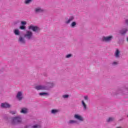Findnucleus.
Here are the masks:
<instances>
[{
  "mask_svg": "<svg viewBox=\"0 0 128 128\" xmlns=\"http://www.w3.org/2000/svg\"><path fill=\"white\" fill-rule=\"evenodd\" d=\"M14 34L15 36H19V38L18 40V42L21 44H26V40L24 37L20 36V32L18 29H15L14 31Z\"/></svg>",
  "mask_w": 128,
  "mask_h": 128,
  "instance_id": "nucleus-1",
  "label": "nucleus"
},
{
  "mask_svg": "<svg viewBox=\"0 0 128 128\" xmlns=\"http://www.w3.org/2000/svg\"><path fill=\"white\" fill-rule=\"evenodd\" d=\"M39 96H50V94L48 92H42L39 93Z\"/></svg>",
  "mask_w": 128,
  "mask_h": 128,
  "instance_id": "nucleus-17",
  "label": "nucleus"
},
{
  "mask_svg": "<svg viewBox=\"0 0 128 128\" xmlns=\"http://www.w3.org/2000/svg\"><path fill=\"white\" fill-rule=\"evenodd\" d=\"M4 118L7 122H10V118L6 116H5L4 117Z\"/></svg>",
  "mask_w": 128,
  "mask_h": 128,
  "instance_id": "nucleus-25",
  "label": "nucleus"
},
{
  "mask_svg": "<svg viewBox=\"0 0 128 128\" xmlns=\"http://www.w3.org/2000/svg\"><path fill=\"white\" fill-rule=\"evenodd\" d=\"M114 38V36H103L102 38V42H112V40Z\"/></svg>",
  "mask_w": 128,
  "mask_h": 128,
  "instance_id": "nucleus-6",
  "label": "nucleus"
},
{
  "mask_svg": "<svg viewBox=\"0 0 128 128\" xmlns=\"http://www.w3.org/2000/svg\"><path fill=\"white\" fill-rule=\"evenodd\" d=\"M32 2V0H25L24 4H30Z\"/></svg>",
  "mask_w": 128,
  "mask_h": 128,
  "instance_id": "nucleus-26",
  "label": "nucleus"
},
{
  "mask_svg": "<svg viewBox=\"0 0 128 128\" xmlns=\"http://www.w3.org/2000/svg\"><path fill=\"white\" fill-rule=\"evenodd\" d=\"M16 98L18 100H22L24 97H22V93L21 92H18L16 96Z\"/></svg>",
  "mask_w": 128,
  "mask_h": 128,
  "instance_id": "nucleus-11",
  "label": "nucleus"
},
{
  "mask_svg": "<svg viewBox=\"0 0 128 128\" xmlns=\"http://www.w3.org/2000/svg\"><path fill=\"white\" fill-rule=\"evenodd\" d=\"M62 97L63 98H68L70 97V95L68 94H64V95H62Z\"/></svg>",
  "mask_w": 128,
  "mask_h": 128,
  "instance_id": "nucleus-27",
  "label": "nucleus"
},
{
  "mask_svg": "<svg viewBox=\"0 0 128 128\" xmlns=\"http://www.w3.org/2000/svg\"><path fill=\"white\" fill-rule=\"evenodd\" d=\"M11 106L8 102L2 103L0 105V108H10Z\"/></svg>",
  "mask_w": 128,
  "mask_h": 128,
  "instance_id": "nucleus-9",
  "label": "nucleus"
},
{
  "mask_svg": "<svg viewBox=\"0 0 128 128\" xmlns=\"http://www.w3.org/2000/svg\"><path fill=\"white\" fill-rule=\"evenodd\" d=\"M36 90H45L44 86L38 85L35 86Z\"/></svg>",
  "mask_w": 128,
  "mask_h": 128,
  "instance_id": "nucleus-13",
  "label": "nucleus"
},
{
  "mask_svg": "<svg viewBox=\"0 0 128 128\" xmlns=\"http://www.w3.org/2000/svg\"><path fill=\"white\" fill-rule=\"evenodd\" d=\"M72 56V54H68L66 56V58H70L71 56Z\"/></svg>",
  "mask_w": 128,
  "mask_h": 128,
  "instance_id": "nucleus-28",
  "label": "nucleus"
},
{
  "mask_svg": "<svg viewBox=\"0 0 128 128\" xmlns=\"http://www.w3.org/2000/svg\"><path fill=\"white\" fill-rule=\"evenodd\" d=\"M74 118L80 122H84V117H82V116L79 115L78 114H75L74 116Z\"/></svg>",
  "mask_w": 128,
  "mask_h": 128,
  "instance_id": "nucleus-8",
  "label": "nucleus"
},
{
  "mask_svg": "<svg viewBox=\"0 0 128 128\" xmlns=\"http://www.w3.org/2000/svg\"><path fill=\"white\" fill-rule=\"evenodd\" d=\"M18 22H20V21H16L14 22V25L16 26V24H18Z\"/></svg>",
  "mask_w": 128,
  "mask_h": 128,
  "instance_id": "nucleus-33",
  "label": "nucleus"
},
{
  "mask_svg": "<svg viewBox=\"0 0 128 128\" xmlns=\"http://www.w3.org/2000/svg\"><path fill=\"white\" fill-rule=\"evenodd\" d=\"M114 118H109L107 120V122H114Z\"/></svg>",
  "mask_w": 128,
  "mask_h": 128,
  "instance_id": "nucleus-23",
  "label": "nucleus"
},
{
  "mask_svg": "<svg viewBox=\"0 0 128 128\" xmlns=\"http://www.w3.org/2000/svg\"><path fill=\"white\" fill-rule=\"evenodd\" d=\"M32 128H42V125L40 124H36L32 126Z\"/></svg>",
  "mask_w": 128,
  "mask_h": 128,
  "instance_id": "nucleus-21",
  "label": "nucleus"
},
{
  "mask_svg": "<svg viewBox=\"0 0 128 128\" xmlns=\"http://www.w3.org/2000/svg\"><path fill=\"white\" fill-rule=\"evenodd\" d=\"M74 20V16H72L69 17V18L68 20H66L65 22V24H70L71 22H72Z\"/></svg>",
  "mask_w": 128,
  "mask_h": 128,
  "instance_id": "nucleus-10",
  "label": "nucleus"
},
{
  "mask_svg": "<svg viewBox=\"0 0 128 128\" xmlns=\"http://www.w3.org/2000/svg\"><path fill=\"white\" fill-rule=\"evenodd\" d=\"M21 24H22V26H26V22L22 21L21 22Z\"/></svg>",
  "mask_w": 128,
  "mask_h": 128,
  "instance_id": "nucleus-29",
  "label": "nucleus"
},
{
  "mask_svg": "<svg viewBox=\"0 0 128 128\" xmlns=\"http://www.w3.org/2000/svg\"><path fill=\"white\" fill-rule=\"evenodd\" d=\"M54 86V82H48L46 84V86H44L45 90H48L50 88H52Z\"/></svg>",
  "mask_w": 128,
  "mask_h": 128,
  "instance_id": "nucleus-7",
  "label": "nucleus"
},
{
  "mask_svg": "<svg viewBox=\"0 0 128 128\" xmlns=\"http://www.w3.org/2000/svg\"><path fill=\"white\" fill-rule=\"evenodd\" d=\"M60 112L58 110L52 109V110H51V114H57V112Z\"/></svg>",
  "mask_w": 128,
  "mask_h": 128,
  "instance_id": "nucleus-18",
  "label": "nucleus"
},
{
  "mask_svg": "<svg viewBox=\"0 0 128 128\" xmlns=\"http://www.w3.org/2000/svg\"><path fill=\"white\" fill-rule=\"evenodd\" d=\"M120 120H122L120 119Z\"/></svg>",
  "mask_w": 128,
  "mask_h": 128,
  "instance_id": "nucleus-36",
  "label": "nucleus"
},
{
  "mask_svg": "<svg viewBox=\"0 0 128 128\" xmlns=\"http://www.w3.org/2000/svg\"><path fill=\"white\" fill-rule=\"evenodd\" d=\"M84 100H88V96H84Z\"/></svg>",
  "mask_w": 128,
  "mask_h": 128,
  "instance_id": "nucleus-30",
  "label": "nucleus"
},
{
  "mask_svg": "<svg viewBox=\"0 0 128 128\" xmlns=\"http://www.w3.org/2000/svg\"><path fill=\"white\" fill-rule=\"evenodd\" d=\"M82 106H83L84 108V110H86L87 107H86V103L84 102V101L82 100Z\"/></svg>",
  "mask_w": 128,
  "mask_h": 128,
  "instance_id": "nucleus-20",
  "label": "nucleus"
},
{
  "mask_svg": "<svg viewBox=\"0 0 128 128\" xmlns=\"http://www.w3.org/2000/svg\"><path fill=\"white\" fill-rule=\"evenodd\" d=\"M19 28L23 30H26V26L22 25L20 26Z\"/></svg>",
  "mask_w": 128,
  "mask_h": 128,
  "instance_id": "nucleus-24",
  "label": "nucleus"
},
{
  "mask_svg": "<svg viewBox=\"0 0 128 128\" xmlns=\"http://www.w3.org/2000/svg\"><path fill=\"white\" fill-rule=\"evenodd\" d=\"M22 122V118L18 116L14 117L12 121V124H18Z\"/></svg>",
  "mask_w": 128,
  "mask_h": 128,
  "instance_id": "nucleus-4",
  "label": "nucleus"
},
{
  "mask_svg": "<svg viewBox=\"0 0 128 128\" xmlns=\"http://www.w3.org/2000/svg\"><path fill=\"white\" fill-rule=\"evenodd\" d=\"M76 22H72L70 25V28H76Z\"/></svg>",
  "mask_w": 128,
  "mask_h": 128,
  "instance_id": "nucleus-22",
  "label": "nucleus"
},
{
  "mask_svg": "<svg viewBox=\"0 0 128 128\" xmlns=\"http://www.w3.org/2000/svg\"><path fill=\"white\" fill-rule=\"evenodd\" d=\"M44 12V9H42V8H40V7H38V8H36L35 9V12H36V14H39L40 12Z\"/></svg>",
  "mask_w": 128,
  "mask_h": 128,
  "instance_id": "nucleus-14",
  "label": "nucleus"
},
{
  "mask_svg": "<svg viewBox=\"0 0 128 128\" xmlns=\"http://www.w3.org/2000/svg\"><path fill=\"white\" fill-rule=\"evenodd\" d=\"M28 30H32L35 34L40 32V28L36 26L30 25L28 27Z\"/></svg>",
  "mask_w": 128,
  "mask_h": 128,
  "instance_id": "nucleus-3",
  "label": "nucleus"
},
{
  "mask_svg": "<svg viewBox=\"0 0 128 128\" xmlns=\"http://www.w3.org/2000/svg\"><path fill=\"white\" fill-rule=\"evenodd\" d=\"M3 70H4V68H2V70H0L1 72H2Z\"/></svg>",
  "mask_w": 128,
  "mask_h": 128,
  "instance_id": "nucleus-35",
  "label": "nucleus"
},
{
  "mask_svg": "<svg viewBox=\"0 0 128 128\" xmlns=\"http://www.w3.org/2000/svg\"><path fill=\"white\" fill-rule=\"evenodd\" d=\"M127 116L128 117V115H127Z\"/></svg>",
  "mask_w": 128,
  "mask_h": 128,
  "instance_id": "nucleus-37",
  "label": "nucleus"
},
{
  "mask_svg": "<svg viewBox=\"0 0 128 128\" xmlns=\"http://www.w3.org/2000/svg\"><path fill=\"white\" fill-rule=\"evenodd\" d=\"M78 124V122L76 120H70L68 122V124Z\"/></svg>",
  "mask_w": 128,
  "mask_h": 128,
  "instance_id": "nucleus-16",
  "label": "nucleus"
},
{
  "mask_svg": "<svg viewBox=\"0 0 128 128\" xmlns=\"http://www.w3.org/2000/svg\"><path fill=\"white\" fill-rule=\"evenodd\" d=\"M20 112L22 114H26L28 113V109L26 108H23L22 109Z\"/></svg>",
  "mask_w": 128,
  "mask_h": 128,
  "instance_id": "nucleus-19",
  "label": "nucleus"
},
{
  "mask_svg": "<svg viewBox=\"0 0 128 128\" xmlns=\"http://www.w3.org/2000/svg\"><path fill=\"white\" fill-rule=\"evenodd\" d=\"M10 113H11L12 114H16V112H14V111H11V112H10Z\"/></svg>",
  "mask_w": 128,
  "mask_h": 128,
  "instance_id": "nucleus-34",
  "label": "nucleus"
},
{
  "mask_svg": "<svg viewBox=\"0 0 128 128\" xmlns=\"http://www.w3.org/2000/svg\"><path fill=\"white\" fill-rule=\"evenodd\" d=\"M118 64V62H114L112 63V66H116Z\"/></svg>",
  "mask_w": 128,
  "mask_h": 128,
  "instance_id": "nucleus-31",
  "label": "nucleus"
},
{
  "mask_svg": "<svg viewBox=\"0 0 128 128\" xmlns=\"http://www.w3.org/2000/svg\"><path fill=\"white\" fill-rule=\"evenodd\" d=\"M33 36L32 32L30 30H27L26 34L24 35V37L26 38V40H32Z\"/></svg>",
  "mask_w": 128,
  "mask_h": 128,
  "instance_id": "nucleus-5",
  "label": "nucleus"
},
{
  "mask_svg": "<svg viewBox=\"0 0 128 128\" xmlns=\"http://www.w3.org/2000/svg\"><path fill=\"white\" fill-rule=\"evenodd\" d=\"M120 52L118 49L116 50V51L115 52V56L117 58H120Z\"/></svg>",
  "mask_w": 128,
  "mask_h": 128,
  "instance_id": "nucleus-15",
  "label": "nucleus"
},
{
  "mask_svg": "<svg viewBox=\"0 0 128 128\" xmlns=\"http://www.w3.org/2000/svg\"><path fill=\"white\" fill-rule=\"evenodd\" d=\"M125 24H126V26H128V19H126L125 20Z\"/></svg>",
  "mask_w": 128,
  "mask_h": 128,
  "instance_id": "nucleus-32",
  "label": "nucleus"
},
{
  "mask_svg": "<svg viewBox=\"0 0 128 128\" xmlns=\"http://www.w3.org/2000/svg\"><path fill=\"white\" fill-rule=\"evenodd\" d=\"M118 94H122V96H128V87H122L119 88L116 93L113 94V96Z\"/></svg>",
  "mask_w": 128,
  "mask_h": 128,
  "instance_id": "nucleus-2",
  "label": "nucleus"
},
{
  "mask_svg": "<svg viewBox=\"0 0 128 128\" xmlns=\"http://www.w3.org/2000/svg\"><path fill=\"white\" fill-rule=\"evenodd\" d=\"M128 28H122L120 31V33L122 36H124L126 32H128Z\"/></svg>",
  "mask_w": 128,
  "mask_h": 128,
  "instance_id": "nucleus-12",
  "label": "nucleus"
}]
</instances>
